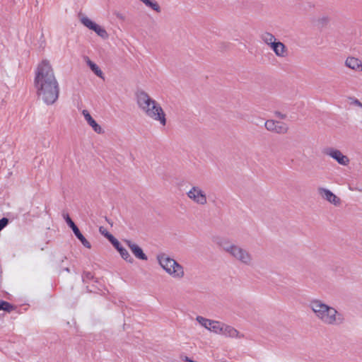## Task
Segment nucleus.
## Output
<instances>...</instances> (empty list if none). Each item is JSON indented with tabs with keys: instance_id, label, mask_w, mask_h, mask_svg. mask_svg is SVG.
Masks as SVG:
<instances>
[{
	"instance_id": "b1692460",
	"label": "nucleus",
	"mask_w": 362,
	"mask_h": 362,
	"mask_svg": "<svg viewBox=\"0 0 362 362\" xmlns=\"http://www.w3.org/2000/svg\"><path fill=\"white\" fill-rule=\"evenodd\" d=\"M280 41L276 40L272 42V43H269L267 45L273 50L274 51V49H276V47L277 46V43H279Z\"/></svg>"
},
{
	"instance_id": "a211bd4d",
	"label": "nucleus",
	"mask_w": 362,
	"mask_h": 362,
	"mask_svg": "<svg viewBox=\"0 0 362 362\" xmlns=\"http://www.w3.org/2000/svg\"><path fill=\"white\" fill-rule=\"evenodd\" d=\"M260 38L266 45H268L269 43H272V42L276 40V39L273 34H272L269 32L263 33L261 35Z\"/></svg>"
},
{
	"instance_id": "423d86ee",
	"label": "nucleus",
	"mask_w": 362,
	"mask_h": 362,
	"mask_svg": "<svg viewBox=\"0 0 362 362\" xmlns=\"http://www.w3.org/2000/svg\"><path fill=\"white\" fill-rule=\"evenodd\" d=\"M186 194L192 202L198 206H204L208 204L206 192L199 185H192Z\"/></svg>"
},
{
	"instance_id": "f03ea898",
	"label": "nucleus",
	"mask_w": 362,
	"mask_h": 362,
	"mask_svg": "<svg viewBox=\"0 0 362 362\" xmlns=\"http://www.w3.org/2000/svg\"><path fill=\"white\" fill-rule=\"evenodd\" d=\"M309 307L315 317L323 325L339 326L344 322V317L342 313L321 300L314 299L311 300Z\"/></svg>"
},
{
	"instance_id": "7ed1b4c3",
	"label": "nucleus",
	"mask_w": 362,
	"mask_h": 362,
	"mask_svg": "<svg viewBox=\"0 0 362 362\" xmlns=\"http://www.w3.org/2000/svg\"><path fill=\"white\" fill-rule=\"evenodd\" d=\"M139 108L149 119L159 122L163 127L166 125V115L161 105L145 91H139L136 95Z\"/></svg>"
},
{
	"instance_id": "1a4fd4ad",
	"label": "nucleus",
	"mask_w": 362,
	"mask_h": 362,
	"mask_svg": "<svg viewBox=\"0 0 362 362\" xmlns=\"http://www.w3.org/2000/svg\"><path fill=\"white\" fill-rule=\"evenodd\" d=\"M81 23L90 30H93L98 36L103 39H107L109 35L105 29L100 25L92 21L87 16L81 15L80 16Z\"/></svg>"
},
{
	"instance_id": "5701e85b",
	"label": "nucleus",
	"mask_w": 362,
	"mask_h": 362,
	"mask_svg": "<svg viewBox=\"0 0 362 362\" xmlns=\"http://www.w3.org/2000/svg\"><path fill=\"white\" fill-rule=\"evenodd\" d=\"M8 223V220L6 218L0 219V230H1Z\"/></svg>"
},
{
	"instance_id": "39448f33",
	"label": "nucleus",
	"mask_w": 362,
	"mask_h": 362,
	"mask_svg": "<svg viewBox=\"0 0 362 362\" xmlns=\"http://www.w3.org/2000/svg\"><path fill=\"white\" fill-rule=\"evenodd\" d=\"M156 260L162 269L173 279L181 280L185 278V272L183 266L167 254H158Z\"/></svg>"
},
{
	"instance_id": "4468645a",
	"label": "nucleus",
	"mask_w": 362,
	"mask_h": 362,
	"mask_svg": "<svg viewBox=\"0 0 362 362\" xmlns=\"http://www.w3.org/2000/svg\"><path fill=\"white\" fill-rule=\"evenodd\" d=\"M124 243L136 258L142 260L147 259V256L144 254L142 249L138 245L129 240H125Z\"/></svg>"
},
{
	"instance_id": "dca6fc26",
	"label": "nucleus",
	"mask_w": 362,
	"mask_h": 362,
	"mask_svg": "<svg viewBox=\"0 0 362 362\" xmlns=\"http://www.w3.org/2000/svg\"><path fill=\"white\" fill-rule=\"evenodd\" d=\"M86 64L90 67L91 71L98 77L103 78V73L101 71V69L99 68V66L95 64L93 62H92L88 57H86L84 58Z\"/></svg>"
},
{
	"instance_id": "412c9836",
	"label": "nucleus",
	"mask_w": 362,
	"mask_h": 362,
	"mask_svg": "<svg viewBox=\"0 0 362 362\" xmlns=\"http://www.w3.org/2000/svg\"><path fill=\"white\" fill-rule=\"evenodd\" d=\"M75 235L80 240L82 245L90 249L91 247L90 243L85 238V237L81 234L79 229L74 233Z\"/></svg>"
},
{
	"instance_id": "6e6552de",
	"label": "nucleus",
	"mask_w": 362,
	"mask_h": 362,
	"mask_svg": "<svg viewBox=\"0 0 362 362\" xmlns=\"http://www.w3.org/2000/svg\"><path fill=\"white\" fill-rule=\"evenodd\" d=\"M196 320L201 326L218 335L221 332V328L223 323V322L208 319L200 315L197 316Z\"/></svg>"
},
{
	"instance_id": "cd10ccee",
	"label": "nucleus",
	"mask_w": 362,
	"mask_h": 362,
	"mask_svg": "<svg viewBox=\"0 0 362 362\" xmlns=\"http://www.w3.org/2000/svg\"><path fill=\"white\" fill-rule=\"evenodd\" d=\"M105 237L111 242V243H112L114 240L116 239L112 235L110 234L109 233H107L105 234Z\"/></svg>"
},
{
	"instance_id": "a878e982",
	"label": "nucleus",
	"mask_w": 362,
	"mask_h": 362,
	"mask_svg": "<svg viewBox=\"0 0 362 362\" xmlns=\"http://www.w3.org/2000/svg\"><path fill=\"white\" fill-rule=\"evenodd\" d=\"M114 247L117 249V250H119V248H121L122 246L121 245L120 243L117 240H114V241L112 243Z\"/></svg>"
},
{
	"instance_id": "aec40b11",
	"label": "nucleus",
	"mask_w": 362,
	"mask_h": 362,
	"mask_svg": "<svg viewBox=\"0 0 362 362\" xmlns=\"http://www.w3.org/2000/svg\"><path fill=\"white\" fill-rule=\"evenodd\" d=\"M144 4L151 8L152 10H153L154 11L157 12V13H160L161 11V8H160V6H159V4L154 0H148L147 1H146L144 3Z\"/></svg>"
},
{
	"instance_id": "c756f323",
	"label": "nucleus",
	"mask_w": 362,
	"mask_h": 362,
	"mask_svg": "<svg viewBox=\"0 0 362 362\" xmlns=\"http://www.w3.org/2000/svg\"><path fill=\"white\" fill-rule=\"evenodd\" d=\"M276 115H277V117H279V118H281V119H286V115L282 114V113H281V112H278V113H276Z\"/></svg>"
},
{
	"instance_id": "7c9ffc66",
	"label": "nucleus",
	"mask_w": 362,
	"mask_h": 362,
	"mask_svg": "<svg viewBox=\"0 0 362 362\" xmlns=\"http://www.w3.org/2000/svg\"><path fill=\"white\" fill-rule=\"evenodd\" d=\"M100 232L105 236V234L107 233L103 227H100L99 229Z\"/></svg>"
},
{
	"instance_id": "2eb2a0df",
	"label": "nucleus",
	"mask_w": 362,
	"mask_h": 362,
	"mask_svg": "<svg viewBox=\"0 0 362 362\" xmlns=\"http://www.w3.org/2000/svg\"><path fill=\"white\" fill-rule=\"evenodd\" d=\"M82 115H83L87 123L92 127L94 132L98 134L103 133V130L102 127L96 122V121L91 117L89 112L86 110H83L82 111Z\"/></svg>"
},
{
	"instance_id": "0eeeda50",
	"label": "nucleus",
	"mask_w": 362,
	"mask_h": 362,
	"mask_svg": "<svg viewBox=\"0 0 362 362\" xmlns=\"http://www.w3.org/2000/svg\"><path fill=\"white\" fill-rule=\"evenodd\" d=\"M322 153L342 166H347L350 163V158L340 150L334 147H326L323 149Z\"/></svg>"
},
{
	"instance_id": "20e7f679",
	"label": "nucleus",
	"mask_w": 362,
	"mask_h": 362,
	"mask_svg": "<svg viewBox=\"0 0 362 362\" xmlns=\"http://www.w3.org/2000/svg\"><path fill=\"white\" fill-rule=\"evenodd\" d=\"M218 243L227 254L240 264L247 267L254 264L253 256L247 249L226 240H221Z\"/></svg>"
},
{
	"instance_id": "c85d7f7f",
	"label": "nucleus",
	"mask_w": 362,
	"mask_h": 362,
	"mask_svg": "<svg viewBox=\"0 0 362 362\" xmlns=\"http://www.w3.org/2000/svg\"><path fill=\"white\" fill-rule=\"evenodd\" d=\"M69 226L71 228L74 233L78 230V227L75 225L74 223H71Z\"/></svg>"
},
{
	"instance_id": "4be33fe9",
	"label": "nucleus",
	"mask_w": 362,
	"mask_h": 362,
	"mask_svg": "<svg viewBox=\"0 0 362 362\" xmlns=\"http://www.w3.org/2000/svg\"><path fill=\"white\" fill-rule=\"evenodd\" d=\"M0 305H1V307H2L1 310L8 311V312L10 310H11L13 308V306L11 304H9L8 303H7L6 301H3V300H1Z\"/></svg>"
},
{
	"instance_id": "393cba45",
	"label": "nucleus",
	"mask_w": 362,
	"mask_h": 362,
	"mask_svg": "<svg viewBox=\"0 0 362 362\" xmlns=\"http://www.w3.org/2000/svg\"><path fill=\"white\" fill-rule=\"evenodd\" d=\"M351 104L360 108H362V103L359 101L358 99H354L353 101L351 102Z\"/></svg>"
},
{
	"instance_id": "6ab92c4d",
	"label": "nucleus",
	"mask_w": 362,
	"mask_h": 362,
	"mask_svg": "<svg viewBox=\"0 0 362 362\" xmlns=\"http://www.w3.org/2000/svg\"><path fill=\"white\" fill-rule=\"evenodd\" d=\"M119 253L120 254L121 257L127 262L129 263H132L134 262L133 258L131 257L128 251L122 247L121 248H119L117 250Z\"/></svg>"
},
{
	"instance_id": "f257e3e1",
	"label": "nucleus",
	"mask_w": 362,
	"mask_h": 362,
	"mask_svg": "<svg viewBox=\"0 0 362 362\" xmlns=\"http://www.w3.org/2000/svg\"><path fill=\"white\" fill-rule=\"evenodd\" d=\"M34 86L38 100L47 105L54 104L59 95V84L50 62L42 60L35 71Z\"/></svg>"
},
{
	"instance_id": "bb28decb",
	"label": "nucleus",
	"mask_w": 362,
	"mask_h": 362,
	"mask_svg": "<svg viewBox=\"0 0 362 362\" xmlns=\"http://www.w3.org/2000/svg\"><path fill=\"white\" fill-rule=\"evenodd\" d=\"M64 217L66 220V223L70 226L71 223H73V221L71 219L69 216L68 214L64 215Z\"/></svg>"
},
{
	"instance_id": "f3484780",
	"label": "nucleus",
	"mask_w": 362,
	"mask_h": 362,
	"mask_svg": "<svg viewBox=\"0 0 362 362\" xmlns=\"http://www.w3.org/2000/svg\"><path fill=\"white\" fill-rule=\"evenodd\" d=\"M274 52L279 57H285L287 55V49L284 43L279 42L277 43V46L276 49H274Z\"/></svg>"
},
{
	"instance_id": "9b49d317",
	"label": "nucleus",
	"mask_w": 362,
	"mask_h": 362,
	"mask_svg": "<svg viewBox=\"0 0 362 362\" xmlns=\"http://www.w3.org/2000/svg\"><path fill=\"white\" fill-rule=\"evenodd\" d=\"M317 192L322 199L327 201L334 206H339L341 204V199L331 190L325 187H318Z\"/></svg>"
},
{
	"instance_id": "f8f14e48",
	"label": "nucleus",
	"mask_w": 362,
	"mask_h": 362,
	"mask_svg": "<svg viewBox=\"0 0 362 362\" xmlns=\"http://www.w3.org/2000/svg\"><path fill=\"white\" fill-rule=\"evenodd\" d=\"M220 332H219L218 335H222L227 338L241 339L244 337V335L241 334L238 330H237L234 327L224 322L222 325Z\"/></svg>"
},
{
	"instance_id": "ddd939ff",
	"label": "nucleus",
	"mask_w": 362,
	"mask_h": 362,
	"mask_svg": "<svg viewBox=\"0 0 362 362\" xmlns=\"http://www.w3.org/2000/svg\"><path fill=\"white\" fill-rule=\"evenodd\" d=\"M344 66L355 72H362V61L358 58L348 57L345 59Z\"/></svg>"
},
{
	"instance_id": "2f4dec72",
	"label": "nucleus",
	"mask_w": 362,
	"mask_h": 362,
	"mask_svg": "<svg viewBox=\"0 0 362 362\" xmlns=\"http://www.w3.org/2000/svg\"><path fill=\"white\" fill-rule=\"evenodd\" d=\"M139 1L144 4V3H145L146 1H147L148 0H139Z\"/></svg>"
},
{
	"instance_id": "9d476101",
	"label": "nucleus",
	"mask_w": 362,
	"mask_h": 362,
	"mask_svg": "<svg viewBox=\"0 0 362 362\" xmlns=\"http://www.w3.org/2000/svg\"><path fill=\"white\" fill-rule=\"evenodd\" d=\"M264 127L267 130L280 134H286L288 129L286 123L274 119L267 120L264 123Z\"/></svg>"
},
{
	"instance_id": "473e14b6",
	"label": "nucleus",
	"mask_w": 362,
	"mask_h": 362,
	"mask_svg": "<svg viewBox=\"0 0 362 362\" xmlns=\"http://www.w3.org/2000/svg\"><path fill=\"white\" fill-rule=\"evenodd\" d=\"M65 271L69 272V269L68 267L65 268Z\"/></svg>"
}]
</instances>
